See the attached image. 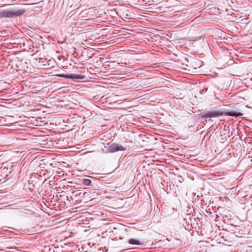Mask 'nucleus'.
<instances>
[{"instance_id": "f257e3e1", "label": "nucleus", "mask_w": 252, "mask_h": 252, "mask_svg": "<svg viewBox=\"0 0 252 252\" xmlns=\"http://www.w3.org/2000/svg\"><path fill=\"white\" fill-rule=\"evenodd\" d=\"M25 9L19 10L4 9L0 11V18H13L24 14Z\"/></svg>"}, {"instance_id": "f03ea898", "label": "nucleus", "mask_w": 252, "mask_h": 252, "mask_svg": "<svg viewBox=\"0 0 252 252\" xmlns=\"http://www.w3.org/2000/svg\"><path fill=\"white\" fill-rule=\"evenodd\" d=\"M108 153H115L118 151H124L126 150V148L123 146L117 143H112L108 144L107 147Z\"/></svg>"}, {"instance_id": "7ed1b4c3", "label": "nucleus", "mask_w": 252, "mask_h": 252, "mask_svg": "<svg viewBox=\"0 0 252 252\" xmlns=\"http://www.w3.org/2000/svg\"><path fill=\"white\" fill-rule=\"evenodd\" d=\"M223 114V113L220 111H210L204 114L202 117L204 118H215L218 117L220 116H222Z\"/></svg>"}, {"instance_id": "20e7f679", "label": "nucleus", "mask_w": 252, "mask_h": 252, "mask_svg": "<svg viewBox=\"0 0 252 252\" xmlns=\"http://www.w3.org/2000/svg\"><path fill=\"white\" fill-rule=\"evenodd\" d=\"M154 83V81L152 78H148L144 79L142 81V86L144 88H147L148 87L151 86L153 85Z\"/></svg>"}, {"instance_id": "39448f33", "label": "nucleus", "mask_w": 252, "mask_h": 252, "mask_svg": "<svg viewBox=\"0 0 252 252\" xmlns=\"http://www.w3.org/2000/svg\"><path fill=\"white\" fill-rule=\"evenodd\" d=\"M84 76L81 75H74V74H65V78L72 79H83Z\"/></svg>"}, {"instance_id": "423d86ee", "label": "nucleus", "mask_w": 252, "mask_h": 252, "mask_svg": "<svg viewBox=\"0 0 252 252\" xmlns=\"http://www.w3.org/2000/svg\"><path fill=\"white\" fill-rule=\"evenodd\" d=\"M128 243L130 244L136 245H141L143 244L142 243L140 242V241L139 240L135 239H132V238L128 240Z\"/></svg>"}, {"instance_id": "0eeeda50", "label": "nucleus", "mask_w": 252, "mask_h": 252, "mask_svg": "<svg viewBox=\"0 0 252 252\" xmlns=\"http://www.w3.org/2000/svg\"><path fill=\"white\" fill-rule=\"evenodd\" d=\"M227 115L229 116H235L236 117L241 116L243 114L241 113V112H236L235 111H230L228 112L227 113Z\"/></svg>"}, {"instance_id": "6e6552de", "label": "nucleus", "mask_w": 252, "mask_h": 252, "mask_svg": "<svg viewBox=\"0 0 252 252\" xmlns=\"http://www.w3.org/2000/svg\"><path fill=\"white\" fill-rule=\"evenodd\" d=\"M83 183L86 186H92V181L89 179H84L82 181Z\"/></svg>"}, {"instance_id": "1a4fd4ad", "label": "nucleus", "mask_w": 252, "mask_h": 252, "mask_svg": "<svg viewBox=\"0 0 252 252\" xmlns=\"http://www.w3.org/2000/svg\"><path fill=\"white\" fill-rule=\"evenodd\" d=\"M57 76H60V77H64L65 78V74H58Z\"/></svg>"}]
</instances>
